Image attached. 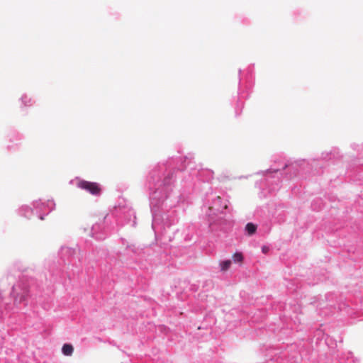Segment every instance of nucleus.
Instances as JSON below:
<instances>
[{
	"mask_svg": "<svg viewBox=\"0 0 363 363\" xmlns=\"http://www.w3.org/2000/svg\"><path fill=\"white\" fill-rule=\"evenodd\" d=\"M234 262H242L243 260V256L241 253H235L233 256Z\"/></svg>",
	"mask_w": 363,
	"mask_h": 363,
	"instance_id": "obj_5",
	"label": "nucleus"
},
{
	"mask_svg": "<svg viewBox=\"0 0 363 363\" xmlns=\"http://www.w3.org/2000/svg\"><path fill=\"white\" fill-rule=\"evenodd\" d=\"M216 199H217V201H218V203H220V202H221V199H221V197H220V196H218L216 197Z\"/></svg>",
	"mask_w": 363,
	"mask_h": 363,
	"instance_id": "obj_7",
	"label": "nucleus"
},
{
	"mask_svg": "<svg viewBox=\"0 0 363 363\" xmlns=\"http://www.w3.org/2000/svg\"><path fill=\"white\" fill-rule=\"evenodd\" d=\"M228 204H227V203H225V204L223 206V208H224V209H228Z\"/></svg>",
	"mask_w": 363,
	"mask_h": 363,
	"instance_id": "obj_8",
	"label": "nucleus"
},
{
	"mask_svg": "<svg viewBox=\"0 0 363 363\" xmlns=\"http://www.w3.org/2000/svg\"><path fill=\"white\" fill-rule=\"evenodd\" d=\"M262 252H263L264 253H267V252H268L269 249H268V247H267L264 246V247L262 248Z\"/></svg>",
	"mask_w": 363,
	"mask_h": 363,
	"instance_id": "obj_6",
	"label": "nucleus"
},
{
	"mask_svg": "<svg viewBox=\"0 0 363 363\" xmlns=\"http://www.w3.org/2000/svg\"><path fill=\"white\" fill-rule=\"evenodd\" d=\"M79 186L83 189L86 190L92 194L98 195L100 194L101 189L99 185L95 182H90L87 181H81L79 183Z\"/></svg>",
	"mask_w": 363,
	"mask_h": 363,
	"instance_id": "obj_1",
	"label": "nucleus"
},
{
	"mask_svg": "<svg viewBox=\"0 0 363 363\" xmlns=\"http://www.w3.org/2000/svg\"><path fill=\"white\" fill-rule=\"evenodd\" d=\"M245 230L247 233L251 235L256 232L257 226L252 223H248L245 226Z\"/></svg>",
	"mask_w": 363,
	"mask_h": 363,
	"instance_id": "obj_3",
	"label": "nucleus"
},
{
	"mask_svg": "<svg viewBox=\"0 0 363 363\" xmlns=\"http://www.w3.org/2000/svg\"><path fill=\"white\" fill-rule=\"evenodd\" d=\"M62 353L66 356H70L72 354L74 347L70 344H65L62 348Z\"/></svg>",
	"mask_w": 363,
	"mask_h": 363,
	"instance_id": "obj_2",
	"label": "nucleus"
},
{
	"mask_svg": "<svg viewBox=\"0 0 363 363\" xmlns=\"http://www.w3.org/2000/svg\"><path fill=\"white\" fill-rule=\"evenodd\" d=\"M220 265L221 271L225 272L230 268V267L231 265V261L230 260L223 261L220 263Z\"/></svg>",
	"mask_w": 363,
	"mask_h": 363,
	"instance_id": "obj_4",
	"label": "nucleus"
}]
</instances>
